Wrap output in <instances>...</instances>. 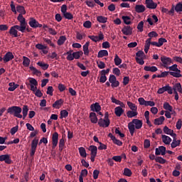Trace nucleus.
Listing matches in <instances>:
<instances>
[{
	"label": "nucleus",
	"mask_w": 182,
	"mask_h": 182,
	"mask_svg": "<svg viewBox=\"0 0 182 182\" xmlns=\"http://www.w3.org/2000/svg\"><path fill=\"white\" fill-rule=\"evenodd\" d=\"M142 127H143V121L139 119H134L132 122L128 124V129L131 136H134V132H136V130H139Z\"/></svg>",
	"instance_id": "obj_1"
},
{
	"label": "nucleus",
	"mask_w": 182,
	"mask_h": 182,
	"mask_svg": "<svg viewBox=\"0 0 182 182\" xmlns=\"http://www.w3.org/2000/svg\"><path fill=\"white\" fill-rule=\"evenodd\" d=\"M7 113H9V114H13L14 117L22 119V114H21V113H22V108H21V107L13 106L9 107L7 109Z\"/></svg>",
	"instance_id": "obj_2"
},
{
	"label": "nucleus",
	"mask_w": 182,
	"mask_h": 182,
	"mask_svg": "<svg viewBox=\"0 0 182 182\" xmlns=\"http://www.w3.org/2000/svg\"><path fill=\"white\" fill-rule=\"evenodd\" d=\"M100 127H109L110 126V119H109V112H105V119L100 118L98 121Z\"/></svg>",
	"instance_id": "obj_3"
},
{
	"label": "nucleus",
	"mask_w": 182,
	"mask_h": 182,
	"mask_svg": "<svg viewBox=\"0 0 182 182\" xmlns=\"http://www.w3.org/2000/svg\"><path fill=\"white\" fill-rule=\"evenodd\" d=\"M169 70H171L172 72H169V75L171 76H173V77H181V70H178L177 68V64H174L171 65V67H168Z\"/></svg>",
	"instance_id": "obj_4"
},
{
	"label": "nucleus",
	"mask_w": 182,
	"mask_h": 182,
	"mask_svg": "<svg viewBox=\"0 0 182 182\" xmlns=\"http://www.w3.org/2000/svg\"><path fill=\"white\" fill-rule=\"evenodd\" d=\"M17 19L18 22H20L19 26L21 28V32H25V30L26 29V21H25V18L23 16H22V14H18Z\"/></svg>",
	"instance_id": "obj_5"
},
{
	"label": "nucleus",
	"mask_w": 182,
	"mask_h": 182,
	"mask_svg": "<svg viewBox=\"0 0 182 182\" xmlns=\"http://www.w3.org/2000/svg\"><path fill=\"white\" fill-rule=\"evenodd\" d=\"M38 143H39V139L37 138H34V139L31 141V148L30 152L31 157H33V156H35L36 148L38 147Z\"/></svg>",
	"instance_id": "obj_6"
},
{
	"label": "nucleus",
	"mask_w": 182,
	"mask_h": 182,
	"mask_svg": "<svg viewBox=\"0 0 182 182\" xmlns=\"http://www.w3.org/2000/svg\"><path fill=\"white\" fill-rule=\"evenodd\" d=\"M164 92H167L168 95H173V88L170 85H167L164 87L159 88L157 91L158 95H163Z\"/></svg>",
	"instance_id": "obj_7"
},
{
	"label": "nucleus",
	"mask_w": 182,
	"mask_h": 182,
	"mask_svg": "<svg viewBox=\"0 0 182 182\" xmlns=\"http://www.w3.org/2000/svg\"><path fill=\"white\" fill-rule=\"evenodd\" d=\"M88 38L92 41V42H100L105 39V35L102 31H100L98 36H88Z\"/></svg>",
	"instance_id": "obj_8"
},
{
	"label": "nucleus",
	"mask_w": 182,
	"mask_h": 182,
	"mask_svg": "<svg viewBox=\"0 0 182 182\" xmlns=\"http://www.w3.org/2000/svg\"><path fill=\"white\" fill-rule=\"evenodd\" d=\"M18 31H20L21 32V27L18 25L14 26L10 28L9 33L14 38H18Z\"/></svg>",
	"instance_id": "obj_9"
},
{
	"label": "nucleus",
	"mask_w": 182,
	"mask_h": 182,
	"mask_svg": "<svg viewBox=\"0 0 182 182\" xmlns=\"http://www.w3.org/2000/svg\"><path fill=\"white\" fill-rule=\"evenodd\" d=\"M161 61L163 63L162 66L166 69H168V65H170L172 62L170 58L166 56L161 57Z\"/></svg>",
	"instance_id": "obj_10"
},
{
	"label": "nucleus",
	"mask_w": 182,
	"mask_h": 182,
	"mask_svg": "<svg viewBox=\"0 0 182 182\" xmlns=\"http://www.w3.org/2000/svg\"><path fill=\"white\" fill-rule=\"evenodd\" d=\"M30 84H28L30 85V90H31L32 92H36V90H38V81L36 80V79L35 78H31L29 80Z\"/></svg>",
	"instance_id": "obj_11"
},
{
	"label": "nucleus",
	"mask_w": 182,
	"mask_h": 182,
	"mask_svg": "<svg viewBox=\"0 0 182 182\" xmlns=\"http://www.w3.org/2000/svg\"><path fill=\"white\" fill-rule=\"evenodd\" d=\"M122 32L124 35L129 36L133 33V28H132L130 26H124L122 29Z\"/></svg>",
	"instance_id": "obj_12"
},
{
	"label": "nucleus",
	"mask_w": 182,
	"mask_h": 182,
	"mask_svg": "<svg viewBox=\"0 0 182 182\" xmlns=\"http://www.w3.org/2000/svg\"><path fill=\"white\" fill-rule=\"evenodd\" d=\"M15 58L12 52H7L3 58L4 63H8V62L12 60Z\"/></svg>",
	"instance_id": "obj_13"
},
{
	"label": "nucleus",
	"mask_w": 182,
	"mask_h": 182,
	"mask_svg": "<svg viewBox=\"0 0 182 182\" xmlns=\"http://www.w3.org/2000/svg\"><path fill=\"white\" fill-rule=\"evenodd\" d=\"M58 140H59V134L54 132L52 136L53 149H55L56 146H58Z\"/></svg>",
	"instance_id": "obj_14"
},
{
	"label": "nucleus",
	"mask_w": 182,
	"mask_h": 182,
	"mask_svg": "<svg viewBox=\"0 0 182 182\" xmlns=\"http://www.w3.org/2000/svg\"><path fill=\"white\" fill-rule=\"evenodd\" d=\"M0 161H5L6 164H11L12 160L9 154H4L0 156Z\"/></svg>",
	"instance_id": "obj_15"
},
{
	"label": "nucleus",
	"mask_w": 182,
	"mask_h": 182,
	"mask_svg": "<svg viewBox=\"0 0 182 182\" xmlns=\"http://www.w3.org/2000/svg\"><path fill=\"white\" fill-rule=\"evenodd\" d=\"M145 4L149 9H156L157 8V3H155L153 0H146Z\"/></svg>",
	"instance_id": "obj_16"
},
{
	"label": "nucleus",
	"mask_w": 182,
	"mask_h": 182,
	"mask_svg": "<svg viewBox=\"0 0 182 182\" xmlns=\"http://www.w3.org/2000/svg\"><path fill=\"white\" fill-rule=\"evenodd\" d=\"M173 137V141L171 144V146L172 149H176V147H178L180 146V144L181 143V139L177 140V135H175Z\"/></svg>",
	"instance_id": "obj_17"
},
{
	"label": "nucleus",
	"mask_w": 182,
	"mask_h": 182,
	"mask_svg": "<svg viewBox=\"0 0 182 182\" xmlns=\"http://www.w3.org/2000/svg\"><path fill=\"white\" fill-rule=\"evenodd\" d=\"M28 23L31 28H42V24H39V22L36 21L33 18H31Z\"/></svg>",
	"instance_id": "obj_18"
},
{
	"label": "nucleus",
	"mask_w": 182,
	"mask_h": 182,
	"mask_svg": "<svg viewBox=\"0 0 182 182\" xmlns=\"http://www.w3.org/2000/svg\"><path fill=\"white\" fill-rule=\"evenodd\" d=\"M90 109L92 112H96L97 113L102 110V107L99 102H95V104L91 105Z\"/></svg>",
	"instance_id": "obj_19"
},
{
	"label": "nucleus",
	"mask_w": 182,
	"mask_h": 182,
	"mask_svg": "<svg viewBox=\"0 0 182 182\" xmlns=\"http://www.w3.org/2000/svg\"><path fill=\"white\" fill-rule=\"evenodd\" d=\"M164 120H166V118H164V116H161L154 119V124H155V126H160L164 123Z\"/></svg>",
	"instance_id": "obj_20"
},
{
	"label": "nucleus",
	"mask_w": 182,
	"mask_h": 182,
	"mask_svg": "<svg viewBox=\"0 0 182 182\" xmlns=\"http://www.w3.org/2000/svg\"><path fill=\"white\" fill-rule=\"evenodd\" d=\"M164 133H165V134H169L172 137L177 135L176 133H174V131L173 129H170V128H168L167 126H165L164 127Z\"/></svg>",
	"instance_id": "obj_21"
},
{
	"label": "nucleus",
	"mask_w": 182,
	"mask_h": 182,
	"mask_svg": "<svg viewBox=\"0 0 182 182\" xmlns=\"http://www.w3.org/2000/svg\"><path fill=\"white\" fill-rule=\"evenodd\" d=\"M144 11H146V6H144V5L141 4L135 6V12L137 14H142Z\"/></svg>",
	"instance_id": "obj_22"
},
{
	"label": "nucleus",
	"mask_w": 182,
	"mask_h": 182,
	"mask_svg": "<svg viewBox=\"0 0 182 182\" xmlns=\"http://www.w3.org/2000/svg\"><path fill=\"white\" fill-rule=\"evenodd\" d=\"M83 55V51H77L73 53V55L70 57V60H73V59H80V56Z\"/></svg>",
	"instance_id": "obj_23"
},
{
	"label": "nucleus",
	"mask_w": 182,
	"mask_h": 182,
	"mask_svg": "<svg viewBox=\"0 0 182 182\" xmlns=\"http://www.w3.org/2000/svg\"><path fill=\"white\" fill-rule=\"evenodd\" d=\"M123 113H124V109H123L122 107H117L114 108V114L117 117H120Z\"/></svg>",
	"instance_id": "obj_24"
},
{
	"label": "nucleus",
	"mask_w": 182,
	"mask_h": 182,
	"mask_svg": "<svg viewBox=\"0 0 182 182\" xmlns=\"http://www.w3.org/2000/svg\"><path fill=\"white\" fill-rule=\"evenodd\" d=\"M62 105H63V100L60 99L58 100H56L53 104V107H54V109H59L60 107V106H62Z\"/></svg>",
	"instance_id": "obj_25"
},
{
	"label": "nucleus",
	"mask_w": 182,
	"mask_h": 182,
	"mask_svg": "<svg viewBox=\"0 0 182 182\" xmlns=\"http://www.w3.org/2000/svg\"><path fill=\"white\" fill-rule=\"evenodd\" d=\"M144 70H146V72H157V70H159V69H157V67L156 66H145L144 68Z\"/></svg>",
	"instance_id": "obj_26"
},
{
	"label": "nucleus",
	"mask_w": 182,
	"mask_h": 182,
	"mask_svg": "<svg viewBox=\"0 0 182 182\" xmlns=\"http://www.w3.org/2000/svg\"><path fill=\"white\" fill-rule=\"evenodd\" d=\"M161 139L164 144H170V143H171V138L167 135H162Z\"/></svg>",
	"instance_id": "obj_27"
},
{
	"label": "nucleus",
	"mask_w": 182,
	"mask_h": 182,
	"mask_svg": "<svg viewBox=\"0 0 182 182\" xmlns=\"http://www.w3.org/2000/svg\"><path fill=\"white\" fill-rule=\"evenodd\" d=\"M89 45H90V43L88 41L83 46L84 55H85L86 56H89Z\"/></svg>",
	"instance_id": "obj_28"
},
{
	"label": "nucleus",
	"mask_w": 182,
	"mask_h": 182,
	"mask_svg": "<svg viewBox=\"0 0 182 182\" xmlns=\"http://www.w3.org/2000/svg\"><path fill=\"white\" fill-rule=\"evenodd\" d=\"M90 119L91 123H94V124L97 123V117L96 116V113L90 112Z\"/></svg>",
	"instance_id": "obj_29"
},
{
	"label": "nucleus",
	"mask_w": 182,
	"mask_h": 182,
	"mask_svg": "<svg viewBox=\"0 0 182 182\" xmlns=\"http://www.w3.org/2000/svg\"><path fill=\"white\" fill-rule=\"evenodd\" d=\"M137 114H139V113L137 112V111H132V110H129L127 112V116L129 119H132V117H136V116H137Z\"/></svg>",
	"instance_id": "obj_30"
},
{
	"label": "nucleus",
	"mask_w": 182,
	"mask_h": 182,
	"mask_svg": "<svg viewBox=\"0 0 182 182\" xmlns=\"http://www.w3.org/2000/svg\"><path fill=\"white\" fill-rule=\"evenodd\" d=\"M90 149H91L90 156H97V146L95 145L90 146Z\"/></svg>",
	"instance_id": "obj_31"
},
{
	"label": "nucleus",
	"mask_w": 182,
	"mask_h": 182,
	"mask_svg": "<svg viewBox=\"0 0 182 182\" xmlns=\"http://www.w3.org/2000/svg\"><path fill=\"white\" fill-rule=\"evenodd\" d=\"M16 11L19 13V15H25L26 14V11L25 10V7L23 6H17Z\"/></svg>",
	"instance_id": "obj_32"
},
{
	"label": "nucleus",
	"mask_w": 182,
	"mask_h": 182,
	"mask_svg": "<svg viewBox=\"0 0 182 182\" xmlns=\"http://www.w3.org/2000/svg\"><path fill=\"white\" fill-rule=\"evenodd\" d=\"M122 19L124 21V23H125V25L132 24V21H131L132 18H130L129 16H122Z\"/></svg>",
	"instance_id": "obj_33"
},
{
	"label": "nucleus",
	"mask_w": 182,
	"mask_h": 182,
	"mask_svg": "<svg viewBox=\"0 0 182 182\" xmlns=\"http://www.w3.org/2000/svg\"><path fill=\"white\" fill-rule=\"evenodd\" d=\"M104 56H109V53L107 50H101L98 52L97 58H103Z\"/></svg>",
	"instance_id": "obj_34"
},
{
	"label": "nucleus",
	"mask_w": 182,
	"mask_h": 182,
	"mask_svg": "<svg viewBox=\"0 0 182 182\" xmlns=\"http://www.w3.org/2000/svg\"><path fill=\"white\" fill-rule=\"evenodd\" d=\"M65 41H66V36H60L59 39L57 41L58 46H62V45H63V43H65Z\"/></svg>",
	"instance_id": "obj_35"
},
{
	"label": "nucleus",
	"mask_w": 182,
	"mask_h": 182,
	"mask_svg": "<svg viewBox=\"0 0 182 182\" xmlns=\"http://www.w3.org/2000/svg\"><path fill=\"white\" fill-rule=\"evenodd\" d=\"M128 107L131 109V111H135L137 112V106H136V104L128 101L127 102Z\"/></svg>",
	"instance_id": "obj_36"
},
{
	"label": "nucleus",
	"mask_w": 182,
	"mask_h": 182,
	"mask_svg": "<svg viewBox=\"0 0 182 182\" xmlns=\"http://www.w3.org/2000/svg\"><path fill=\"white\" fill-rule=\"evenodd\" d=\"M97 21L100 22V23H106V22H107V17L99 16L97 17Z\"/></svg>",
	"instance_id": "obj_37"
},
{
	"label": "nucleus",
	"mask_w": 182,
	"mask_h": 182,
	"mask_svg": "<svg viewBox=\"0 0 182 182\" xmlns=\"http://www.w3.org/2000/svg\"><path fill=\"white\" fill-rule=\"evenodd\" d=\"M38 66H40L43 70H46L49 68V64H46L43 62L37 63Z\"/></svg>",
	"instance_id": "obj_38"
},
{
	"label": "nucleus",
	"mask_w": 182,
	"mask_h": 182,
	"mask_svg": "<svg viewBox=\"0 0 182 182\" xmlns=\"http://www.w3.org/2000/svg\"><path fill=\"white\" fill-rule=\"evenodd\" d=\"M29 109L28 108V105H23V120H25L26 116H28V112Z\"/></svg>",
	"instance_id": "obj_39"
},
{
	"label": "nucleus",
	"mask_w": 182,
	"mask_h": 182,
	"mask_svg": "<svg viewBox=\"0 0 182 182\" xmlns=\"http://www.w3.org/2000/svg\"><path fill=\"white\" fill-rule=\"evenodd\" d=\"M23 66H25L26 68H28V66H29V65H31V60L28 58V57H23Z\"/></svg>",
	"instance_id": "obj_40"
},
{
	"label": "nucleus",
	"mask_w": 182,
	"mask_h": 182,
	"mask_svg": "<svg viewBox=\"0 0 182 182\" xmlns=\"http://www.w3.org/2000/svg\"><path fill=\"white\" fill-rule=\"evenodd\" d=\"M9 86H13V87H9L8 90L9 92H14V90H15L16 89H17V87H19V85L18 84H15V82H10L9 84Z\"/></svg>",
	"instance_id": "obj_41"
},
{
	"label": "nucleus",
	"mask_w": 182,
	"mask_h": 182,
	"mask_svg": "<svg viewBox=\"0 0 182 182\" xmlns=\"http://www.w3.org/2000/svg\"><path fill=\"white\" fill-rule=\"evenodd\" d=\"M78 150L81 157H86L87 156V154H86V149L84 147H80Z\"/></svg>",
	"instance_id": "obj_42"
},
{
	"label": "nucleus",
	"mask_w": 182,
	"mask_h": 182,
	"mask_svg": "<svg viewBox=\"0 0 182 182\" xmlns=\"http://www.w3.org/2000/svg\"><path fill=\"white\" fill-rule=\"evenodd\" d=\"M123 174H124V176H126L127 177H132V174H133V173L132 172V170L129 169V168H125L124 169Z\"/></svg>",
	"instance_id": "obj_43"
},
{
	"label": "nucleus",
	"mask_w": 182,
	"mask_h": 182,
	"mask_svg": "<svg viewBox=\"0 0 182 182\" xmlns=\"http://www.w3.org/2000/svg\"><path fill=\"white\" fill-rule=\"evenodd\" d=\"M155 161L156 163H160V164H166V162L167 161L166 159L161 158V156H157L155 159Z\"/></svg>",
	"instance_id": "obj_44"
},
{
	"label": "nucleus",
	"mask_w": 182,
	"mask_h": 182,
	"mask_svg": "<svg viewBox=\"0 0 182 182\" xmlns=\"http://www.w3.org/2000/svg\"><path fill=\"white\" fill-rule=\"evenodd\" d=\"M164 109L168 110V112H173V107L168 102L164 103Z\"/></svg>",
	"instance_id": "obj_45"
},
{
	"label": "nucleus",
	"mask_w": 182,
	"mask_h": 182,
	"mask_svg": "<svg viewBox=\"0 0 182 182\" xmlns=\"http://www.w3.org/2000/svg\"><path fill=\"white\" fill-rule=\"evenodd\" d=\"M69 116V112L66 111V109H63L60 111V119H63L68 117Z\"/></svg>",
	"instance_id": "obj_46"
},
{
	"label": "nucleus",
	"mask_w": 182,
	"mask_h": 182,
	"mask_svg": "<svg viewBox=\"0 0 182 182\" xmlns=\"http://www.w3.org/2000/svg\"><path fill=\"white\" fill-rule=\"evenodd\" d=\"M173 88H175V90H178L179 93L182 94V87H181V84L180 82L176 83L173 86Z\"/></svg>",
	"instance_id": "obj_47"
},
{
	"label": "nucleus",
	"mask_w": 182,
	"mask_h": 182,
	"mask_svg": "<svg viewBox=\"0 0 182 182\" xmlns=\"http://www.w3.org/2000/svg\"><path fill=\"white\" fill-rule=\"evenodd\" d=\"M63 147H65V139H61L59 141V151H62L63 150Z\"/></svg>",
	"instance_id": "obj_48"
},
{
	"label": "nucleus",
	"mask_w": 182,
	"mask_h": 182,
	"mask_svg": "<svg viewBox=\"0 0 182 182\" xmlns=\"http://www.w3.org/2000/svg\"><path fill=\"white\" fill-rule=\"evenodd\" d=\"M114 61L116 66H119V65L122 63V60L119 58V55H117V54L115 55Z\"/></svg>",
	"instance_id": "obj_49"
},
{
	"label": "nucleus",
	"mask_w": 182,
	"mask_h": 182,
	"mask_svg": "<svg viewBox=\"0 0 182 182\" xmlns=\"http://www.w3.org/2000/svg\"><path fill=\"white\" fill-rule=\"evenodd\" d=\"M30 70H32L33 71V75H41V72L38 70V69H36V68L33 67V66H31L30 67Z\"/></svg>",
	"instance_id": "obj_50"
},
{
	"label": "nucleus",
	"mask_w": 182,
	"mask_h": 182,
	"mask_svg": "<svg viewBox=\"0 0 182 182\" xmlns=\"http://www.w3.org/2000/svg\"><path fill=\"white\" fill-rule=\"evenodd\" d=\"M175 11L176 12H182V4L178 3L175 6Z\"/></svg>",
	"instance_id": "obj_51"
},
{
	"label": "nucleus",
	"mask_w": 182,
	"mask_h": 182,
	"mask_svg": "<svg viewBox=\"0 0 182 182\" xmlns=\"http://www.w3.org/2000/svg\"><path fill=\"white\" fill-rule=\"evenodd\" d=\"M167 43V40L164 38H161L158 40V44L159 46V48L161 46H163L164 43Z\"/></svg>",
	"instance_id": "obj_52"
},
{
	"label": "nucleus",
	"mask_w": 182,
	"mask_h": 182,
	"mask_svg": "<svg viewBox=\"0 0 182 182\" xmlns=\"http://www.w3.org/2000/svg\"><path fill=\"white\" fill-rule=\"evenodd\" d=\"M65 19H73V14L72 13L66 12L63 14Z\"/></svg>",
	"instance_id": "obj_53"
},
{
	"label": "nucleus",
	"mask_w": 182,
	"mask_h": 182,
	"mask_svg": "<svg viewBox=\"0 0 182 182\" xmlns=\"http://www.w3.org/2000/svg\"><path fill=\"white\" fill-rule=\"evenodd\" d=\"M97 65L99 69H105L106 68V64L103 61H97Z\"/></svg>",
	"instance_id": "obj_54"
},
{
	"label": "nucleus",
	"mask_w": 182,
	"mask_h": 182,
	"mask_svg": "<svg viewBox=\"0 0 182 182\" xmlns=\"http://www.w3.org/2000/svg\"><path fill=\"white\" fill-rule=\"evenodd\" d=\"M143 26H144V22L141 21L138 23L137 30L139 31V32H143Z\"/></svg>",
	"instance_id": "obj_55"
},
{
	"label": "nucleus",
	"mask_w": 182,
	"mask_h": 182,
	"mask_svg": "<svg viewBox=\"0 0 182 182\" xmlns=\"http://www.w3.org/2000/svg\"><path fill=\"white\" fill-rule=\"evenodd\" d=\"M84 28H87V29H90V28H92V22L90 21H86L83 23Z\"/></svg>",
	"instance_id": "obj_56"
},
{
	"label": "nucleus",
	"mask_w": 182,
	"mask_h": 182,
	"mask_svg": "<svg viewBox=\"0 0 182 182\" xmlns=\"http://www.w3.org/2000/svg\"><path fill=\"white\" fill-rule=\"evenodd\" d=\"M101 77L100 78V83H105V82H106V80H107V77H106V75L100 73Z\"/></svg>",
	"instance_id": "obj_57"
},
{
	"label": "nucleus",
	"mask_w": 182,
	"mask_h": 182,
	"mask_svg": "<svg viewBox=\"0 0 182 182\" xmlns=\"http://www.w3.org/2000/svg\"><path fill=\"white\" fill-rule=\"evenodd\" d=\"M47 95H50V96H53V87L52 86H49L47 88V92H46Z\"/></svg>",
	"instance_id": "obj_58"
},
{
	"label": "nucleus",
	"mask_w": 182,
	"mask_h": 182,
	"mask_svg": "<svg viewBox=\"0 0 182 182\" xmlns=\"http://www.w3.org/2000/svg\"><path fill=\"white\" fill-rule=\"evenodd\" d=\"M168 73H170L168 71L162 72L161 74L157 75V77H166L168 76Z\"/></svg>",
	"instance_id": "obj_59"
},
{
	"label": "nucleus",
	"mask_w": 182,
	"mask_h": 182,
	"mask_svg": "<svg viewBox=\"0 0 182 182\" xmlns=\"http://www.w3.org/2000/svg\"><path fill=\"white\" fill-rule=\"evenodd\" d=\"M135 59L136 63H139V65H144V60L142 58L136 57Z\"/></svg>",
	"instance_id": "obj_60"
},
{
	"label": "nucleus",
	"mask_w": 182,
	"mask_h": 182,
	"mask_svg": "<svg viewBox=\"0 0 182 182\" xmlns=\"http://www.w3.org/2000/svg\"><path fill=\"white\" fill-rule=\"evenodd\" d=\"M159 151L161 152V156L166 155V147L165 146H161L159 147Z\"/></svg>",
	"instance_id": "obj_61"
},
{
	"label": "nucleus",
	"mask_w": 182,
	"mask_h": 182,
	"mask_svg": "<svg viewBox=\"0 0 182 182\" xmlns=\"http://www.w3.org/2000/svg\"><path fill=\"white\" fill-rule=\"evenodd\" d=\"M112 73L116 76H120V69L117 68H113Z\"/></svg>",
	"instance_id": "obj_62"
},
{
	"label": "nucleus",
	"mask_w": 182,
	"mask_h": 182,
	"mask_svg": "<svg viewBox=\"0 0 182 182\" xmlns=\"http://www.w3.org/2000/svg\"><path fill=\"white\" fill-rule=\"evenodd\" d=\"M144 149H149V147H150V140H149V139L144 140Z\"/></svg>",
	"instance_id": "obj_63"
},
{
	"label": "nucleus",
	"mask_w": 182,
	"mask_h": 182,
	"mask_svg": "<svg viewBox=\"0 0 182 182\" xmlns=\"http://www.w3.org/2000/svg\"><path fill=\"white\" fill-rule=\"evenodd\" d=\"M181 126H182V120L178 119V122H176V129L178 130H180V129H181Z\"/></svg>",
	"instance_id": "obj_64"
}]
</instances>
